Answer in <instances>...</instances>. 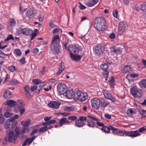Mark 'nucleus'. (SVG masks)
Segmentation results:
<instances>
[{
  "label": "nucleus",
  "instance_id": "obj_47",
  "mask_svg": "<svg viewBox=\"0 0 146 146\" xmlns=\"http://www.w3.org/2000/svg\"><path fill=\"white\" fill-rule=\"evenodd\" d=\"M76 119L77 117L74 116L69 117L68 118V119L70 121V122L72 121L76 120Z\"/></svg>",
  "mask_w": 146,
  "mask_h": 146
},
{
  "label": "nucleus",
  "instance_id": "obj_32",
  "mask_svg": "<svg viewBox=\"0 0 146 146\" xmlns=\"http://www.w3.org/2000/svg\"><path fill=\"white\" fill-rule=\"evenodd\" d=\"M131 70V68L129 66L125 65L124 66L123 68L121 70V71L123 73H126Z\"/></svg>",
  "mask_w": 146,
  "mask_h": 146
},
{
  "label": "nucleus",
  "instance_id": "obj_18",
  "mask_svg": "<svg viewBox=\"0 0 146 146\" xmlns=\"http://www.w3.org/2000/svg\"><path fill=\"white\" fill-rule=\"evenodd\" d=\"M123 48H120L116 46H113L111 48V51L114 52L115 53L117 54H120L121 52H122V51H123V49H124V46H123Z\"/></svg>",
  "mask_w": 146,
  "mask_h": 146
},
{
  "label": "nucleus",
  "instance_id": "obj_43",
  "mask_svg": "<svg viewBox=\"0 0 146 146\" xmlns=\"http://www.w3.org/2000/svg\"><path fill=\"white\" fill-rule=\"evenodd\" d=\"M5 121V118L3 114L0 111V123L3 124Z\"/></svg>",
  "mask_w": 146,
  "mask_h": 146
},
{
  "label": "nucleus",
  "instance_id": "obj_48",
  "mask_svg": "<svg viewBox=\"0 0 146 146\" xmlns=\"http://www.w3.org/2000/svg\"><path fill=\"white\" fill-rule=\"evenodd\" d=\"M4 115L6 118H9L13 115V114L9 112H6L4 114Z\"/></svg>",
  "mask_w": 146,
  "mask_h": 146
},
{
  "label": "nucleus",
  "instance_id": "obj_53",
  "mask_svg": "<svg viewBox=\"0 0 146 146\" xmlns=\"http://www.w3.org/2000/svg\"><path fill=\"white\" fill-rule=\"evenodd\" d=\"M15 67L14 66H13L8 67V69L9 71L12 72H13L15 69Z\"/></svg>",
  "mask_w": 146,
  "mask_h": 146
},
{
  "label": "nucleus",
  "instance_id": "obj_52",
  "mask_svg": "<svg viewBox=\"0 0 146 146\" xmlns=\"http://www.w3.org/2000/svg\"><path fill=\"white\" fill-rule=\"evenodd\" d=\"M38 88V86L37 85H33V86H31L30 90L32 92H33L35 90H37Z\"/></svg>",
  "mask_w": 146,
  "mask_h": 146
},
{
  "label": "nucleus",
  "instance_id": "obj_21",
  "mask_svg": "<svg viewBox=\"0 0 146 146\" xmlns=\"http://www.w3.org/2000/svg\"><path fill=\"white\" fill-rule=\"evenodd\" d=\"M104 95L105 97L110 100L112 102L115 101V98L111 96L110 94L107 90H105L103 92Z\"/></svg>",
  "mask_w": 146,
  "mask_h": 146
},
{
  "label": "nucleus",
  "instance_id": "obj_29",
  "mask_svg": "<svg viewBox=\"0 0 146 146\" xmlns=\"http://www.w3.org/2000/svg\"><path fill=\"white\" fill-rule=\"evenodd\" d=\"M52 127V125H50L49 126H45L40 128L38 131L39 132H44L46 131L47 130L49 129Z\"/></svg>",
  "mask_w": 146,
  "mask_h": 146
},
{
  "label": "nucleus",
  "instance_id": "obj_23",
  "mask_svg": "<svg viewBox=\"0 0 146 146\" xmlns=\"http://www.w3.org/2000/svg\"><path fill=\"white\" fill-rule=\"evenodd\" d=\"M70 57L73 60H80L83 55H77L75 54H73L72 53H70Z\"/></svg>",
  "mask_w": 146,
  "mask_h": 146
},
{
  "label": "nucleus",
  "instance_id": "obj_5",
  "mask_svg": "<svg viewBox=\"0 0 146 146\" xmlns=\"http://www.w3.org/2000/svg\"><path fill=\"white\" fill-rule=\"evenodd\" d=\"M18 33L23 34L25 36H30L33 33V31L28 28H19L17 30Z\"/></svg>",
  "mask_w": 146,
  "mask_h": 146
},
{
  "label": "nucleus",
  "instance_id": "obj_59",
  "mask_svg": "<svg viewBox=\"0 0 146 146\" xmlns=\"http://www.w3.org/2000/svg\"><path fill=\"white\" fill-rule=\"evenodd\" d=\"M17 123V121L13 122L11 125V127L12 128H14L16 126Z\"/></svg>",
  "mask_w": 146,
  "mask_h": 146
},
{
  "label": "nucleus",
  "instance_id": "obj_55",
  "mask_svg": "<svg viewBox=\"0 0 146 146\" xmlns=\"http://www.w3.org/2000/svg\"><path fill=\"white\" fill-rule=\"evenodd\" d=\"M65 110L69 111H73L74 108L71 107H67L65 108Z\"/></svg>",
  "mask_w": 146,
  "mask_h": 146
},
{
  "label": "nucleus",
  "instance_id": "obj_56",
  "mask_svg": "<svg viewBox=\"0 0 146 146\" xmlns=\"http://www.w3.org/2000/svg\"><path fill=\"white\" fill-rule=\"evenodd\" d=\"M25 58L23 57L19 60V61L22 64H24L25 63Z\"/></svg>",
  "mask_w": 146,
  "mask_h": 146
},
{
  "label": "nucleus",
  "instance_id": "obj_63",
  "mask_svg": "<svg viewBox=\"0 0 146 146\" xmlns=\"http://www.w3.org/2000/svg\"><path fill=\"white\" fill-rule=\"evenodd\" d=\"M25 95L27 98H30L31 97V95L30 93V92L25 93Z\"/></svg>",
  "mask_w": 146,
  "mask_h": 146
},
{
  "label": "nucleus",
  "instance_id": "obj_19",
  "mask_svg": "<svg viewBox=\"0 0 146 146\" xmlns=\"http://www.w3.org/2000/svg\"><path fill=\"white\" fill-rule=\"evenodd\" d=\"M87 117L91 119L96 121V124L98 126L103 127L104 125L103 123L100 121V120L99 119L95 117H94L92 115H88L87 116Z\"/></svg>",
  "mask_w": 146,
  "mask_h": 146
},
{
  "label": "nucleus",
  "instance_id": "obj_46",
  "mask_svg": "<svg viewBox=\"0 0 146 146\" xmlns=\"http://www.w3.org/2000/svg\"><path fill=\"white\" fill-rule=\"evenodd\" d=\"M10 40H14V38L12 35H8L7 38L5 39V41H8Z\"/></svg>",
  "mask_w": 146,
  "mask_h": 146
},
{
  "label": "nucleus",
  "instance_id": "obj_51",
  "mask_svg": "<svg viewBox=\"0 0 146 146\" xmlns=\"http://www.w3.org/2000/svg\"><path fill=\"white\" fill-rule=\"evenodd\" d=\"M11 124L9 122L5 123L4 127L6 129H9L10 126Z\"/></svg>",
  "mask_w": 146,
  "mask_h": 146
},
{
  "label": "nucleus",
  "instance_id": "obj_37",
  "mask_svg": "<svg viewBox=\"0 0 146 146\" xmlns=\"http://www.w3.org/2000/svg\"><path fill=\"white\" fill-rule=\"evenodd\" d=\"M110 125L108 127H107L105 126H104L101 128V129L104 131L105 132L108 133L110 131Z\"/></svg>",
  "mask_w": 146,
  "mask_h": 146
},
{
  "label": "nucleus",
  "instance_id": "obj_7",
  "mask_svg": "<svg viewBox=\"0 0 146 146\" xmlns=\"http://www.w3.org/2000/svg\"><path fill=\"white\" fill-rule=\"evenodd\" d=\"M146 130V125L139 128L138 130L128 131V132L131 133H130V135H132V136H129L130 137H135L140 135V134L138 132L142 133Z\"/></svg>",
  "mask_w": 146,
  "mask_h": 146
},
{
  "label": "nucleus",
  "instance_id": "obj_15",
  "mask_svg": "<svg viewBox=\"0 0 146 146\" xmlns=\"http://www.w3.org/2000/svg\"><path fill=\"white\" fill-rule=\"evenodd\" d=\"M65 94V96L68 99H72L75 96V92L74 93L72 90H67Z\"/></svg>",
  "mask_w": 146,
  "mask_h": 146
},
{
  "label": "nucleus",
  "instance_id": "obj_58",
  "mask_svg": "<svg viewBox=\"0 0 146 146\" xmlns=\"http://www.w3.org/2000/svg\"><path fill=\"white\" fill-rule=\"evenodd\" d=\"M24 90L25 93L29 92V88L28 86H26L24 88Z\"/></svg>",
  "mask_w": 146,
  "mask_h": 146
},
{
  "label": "nucleus",
  "instance_id": "obj_8",
  "mask_svg": "<svg viewBox=\"0 0 146 146\" xmlns=\"http://www.w3.org/2000/svg\"><path fill=\"white\" fill-rule=\"evenodd\" d=\"M57 91L60 94H64L67 90V87L66 85L62 83H59L58 85Z\"/></svg>",
  "mask_w": 146,
  "mask_h": 146
},
{
  "label": "nucleus",
  "instance_id": "obj_45",
  "mask_svg": "<svg viewBox=\"0 0 146 146\" xmlns=\"http://www.w3.org/2000/svg\"><path fill=\"white\" fill-rule=\"evenodd\" d=\"M109 82L111 86H113L114 82V80L113 77L111 76L110 78Z\"/></svg>",
  "mask_w": 146,
  "mask_h": 146
},
{
  "label": "nucleus",
  "instance_id": "obj_17",
  "mask_svg": "<svg viewBox=\"0 0 146 146\" xmlns=\"http://www.w3.org/2000/svg\"><path fill=\"white\" fill-rule=\"evenodd\" d=\"M68 50L70 52V53L74 52L75 54H77L78 53L79 49V48L76 46L72 45H69Z\"/></svg>",
  "mask_w": 146,
  "mask_h": 146
},
{
  "label": "nucleus",
  "instance_id": "obj_3",
  "mask_svg": "<svg viewBox=\"0 0 146 146\" xmlns=\"http://www.w3.org/2000/svg\"><path fill=\"white\" fill-rule=\"evenodd\" d=\"M110 129L112 130V134L114 135H117L119 136V135L118 134V133H122L123 134V135H121L120 136H124V134H125L126 135V136H132V135H130V133H129L128 131L120 130L119 129L117 128L114 127L111 125H110Z\"/></svg>",
  "mask_w": 146,
  "mask_h": 146
},
{
  "label": "nucleus",
  "instance_id": "obj_49",
  "mask_svg": "<svg viewBox=\"0 0 146 146\" xmlns=\"http://www.w3.org/2000/svg\"><path fill=\"white\" fill-rule=\"evenodd\" d=\"M141 84L143 87L146 88V79L142 80L141 82Z\"/></svg>",
  "mask_w": 146,
  "mask_h": 146
},
{
  "label": "nucleus",
  "instance_id": "obj_44",
  "mask_svg": "<svg viewBox=\"0 0 146 146\" xmlns=\"http://www.w3.org/2000/svg\"><path fill=\"white\" fill-rule=\"evenodd\" d=\"M42 81L40 79H34L33 80V83L35 85L38 86V84H40V83Z\"/></svg>",
  "mask_w": 146,
  "mask_h": 146
},
{
  "label": "nucleus",
  "instance_id": "obj_64",
  "mask_svg": "<svg viewBox=\"0 0 146 146\" xmlns=\"http://www.w3.org/2000/svg\"><path fill=\"white\" fill-rule=\"evenodd\" d=\"M26 141L27 142V143H28L29 145H30L31 143L32 142V141L31 140L30 138H27Z\"/></svg>",
  "mask_w": 146,
  "mask_h": 146
},
{
  "label": "nucleus",
  "instance_id": "obj_28",
  "mask_svg": "<svg viewBox=\"0 0 146 146\" xmlns=\"http://www.w3.org/2000/svg\"><path fill=\"white\" fill-rule=\"evenodd\" d=\"M65 69V66H64L63 62H61L60 64V66L59 67V69L58 71L57 72V74H60L62 72L64 71Z\"/></svg>",
  "mask_w": 146,
  "mask_h": 146
},
{
  "label": "nucleus",
  "instance_id": "obj_6",
  "mask_svg": "<svg viewBox=\"0 0 146 146\" xmlns=\"http://www.w3.org/2000/svg\"><path fill=\"white\" fill-rule=\"evenodd\" d=\"M128 26L125 22H120L119 24L118 34L121 35L123 32L126 31L127 29Z\"/></svg>",
  "mask_w": 146,
  "mask_h": 146
},
{
  "label": "nucleus",
  "instance_id": "obj_62",
  "mask_svg": "<svg viewBox=\"0 0 146 146\" xmlns=\"http://www.w3.org/2000/svg\"><path fill=\"white\" fill-rule=\"evenodd\" d=\"M11 83L13 84H18L19 82L16 80H12L11 81Z\"/></svg>",
  "mask_w": 146,
  "mask_h": 146
},
{
  "label": "nucleus",
  "instance_id": "obj_40",
  "mask_svg": "<svg viewBox=\"0 0 146 146\" xmlns=\"http://www.w3.org/2000/svg\"><path fill=\"white\" fill-rule=\"evenodd\" d=\"M13 52L15 54L18 56H20L22 54L21 51L18 49H15Z\"/></svg>",
  "mask_w": 146,
  "mask_h": 146
},
{
  "label": "nucleus",
  "instance_id": "obj_42",
  "mask_svg": "<svg viewBox=\"0 0 146 146\" xmlns=\"http://www.w3.org/2000/svg\"><path fill=\"white\" fill-rule=\"evenodd\" d=\"M29 131V129L28 128L24 127L21 131V134H24L26 133H28Z\"/></svg>",
  "mask_w": 146,
  "mask_h": 146
},
{
  "label": "nucleus",
  "instance_id": "obj_57",
  "mask_svg": "<svg viewBox=\"0 0 146 146\" xmlns=\"http://www.w3.org/2000/svg\"><path fill=\"white\" fill-rule=\"evenodd\" d=\"M104 72V73H103V75L106 78H107L108 77V75L109 74V72L107 71Z\"/></svg>",
  "mask_w": 146,
  "mask_h": 146
},
{
  "label": "nucleus",
  "instance_id": "obj_24",
  "mask_svg": "<svg viewBox=\"0 0 146 146\" xmlns=\"http://www.w3.org/2000/svg\"><path fill=\"white\" fill-rule=\"evenodd\" d=\"M70 122L67 120L66 117H63L61 118L59 121V123L60 126H61L63 124H68Z\"/></svg>",
  "mask_w": 146,
  "mask_h": 146
},
{
  "label": "nucleus",
  "instance_id": "obj_50",
  "mask_svg": "<svg viewBox=\"0 0 146 146\" xmlns=\"http://www.w3.org/2000/svg\"><path fill=\"white\" fill-rule=\"evenodd\" d=\"M31 35V40H32L35 38L37 35V33L35 32L34 33H33H33Z\"/></svg>",
  "mask_w": 146,
  "mask_h": 146
},
{
  "label": "nucleus",
  "instance_id": "obj_14",
  "mask_svg": "<svg viewBox=\"0 0 146 146\" xmlns=\"http://www.w3.org/2000/svg\"><path fill=\"white\" fill-rule=\"evenodd\" d=\"M17 138L13 131H10L8 134V139L9 142H15Z\"/></svg>",
  "mask_w": 146,
  "mask_h": 146
},
{
  "label": "nucleus",
  "instance_id": "obj_9",
  "mask_svg": "<svg viewBox=\"0 0 146 146\" xmlns=\"http://www.w3.org/2000/svg\"><path fill=\"white\" fill-rule=\"evenodd\" d=\"M87 120V117L85 116H81L76 121L75 124L76 126L79 127H82L85 124L84 121Z\"/></svg>",
  "mask_w": 146,
  "mask_h": 146
},
{
  "label": "nucleus",
  "instance_id": "obj_38",
  "mask_svg": "<svg viewBox=\"0 0 146 146\" xmlns=\"http://www.w3.org/2000/svg\"><path fill=\"white\" fill-rule=\"evenodd\" d=\"M15 135L17 137H18L20 134H21V132L20 131L19 129V127L18 126L16 127L15 129Z\"/></svg>",
  "mask_w": 146,
  "mask_h": 146
},
{
  "label": "nucleus",
  "instance_id": "obj_60",
  "mask_svg": "<svg viewBox=\"0 0 146 146\" xmlns=\"http://www.w3.org/2000/svg\"><path fill=\"white\" fill-rule=\"evenodd\" d=\"M79 4L80 5L79 7L80 9H86V7L85 6H84L80 3Z\"/></svg>",
  "mask_w": 146,
  "mask_h": 146
},
{
  "label": "nucleus",
  "instance_id": "obj_30",
  "mask_svg": "<svg viewBox=\"0 0 146 146\" xmlns=\"http://www.w3.org/2000/svg\"><path fill=\"white\" fill-rule=\"evenodd\" d=\"M7 105L11 107L14 106L16 104V102L13 100H8L6 101Z\"/></svg>",
  "mask_w": 146,
  "mask_h": 146
},
{
  "label": "nucleus",
  "instance_id": "obj_16",
  "mask_svg": "<svg viewBox=\"0 0 146 146\" xmlns=\"http://www.w3.org/2000/svg\"><path fill=\"white\" fill-rule=\"evenodd\" d=\"M36 15L35 11H34L33 8L29 9L26 12L27 17L30 19L33 18Z\"/></svg>",
  "mask_w": 146,
  "mask_h": 146
},
{
  "label": "nucleus",
  "instance_id": "obj_12",
  "mask_svg": "<svg viewBox=\"0 0 146 146\" xmlns=\"http://www.w3.org/2000/svg\"><path fill=\"white\" fill-rule=\"evenodd\" d=\"M105 49V48L104 46L98 44L96 46L94 52L98 55H100L102 54Z\"/></svg>",
  "mask_w": 146,
  "mask_h": 146
},
{
  "label": "nucleus",
  "instance_id": "obj_20",
  "mask_svg": "<svg viewBox=\"0 0 146 146\" xmlns=\"http://www.w3.org/2000/svg\"><path fill=\"white\" fill-rule=\"evenodd\" d=\"M60 103L57 101L51 102L48 104V106L51 108L57 109L60 104Z\"/></svg>",
  "mask_w": 146,
  "mask_h": 146
},
{
  "label": "nucleus",
  "instance_id": "obj_11",
  "mask_svg": "<svg viewBox=\"0 0 146 146\" xmlns=\"http://www.w3.org/2000/svg\"><path fill=\"white\" fill-rule=\"evenodd\" d=\"M100 100L97 98H95L92 99L91 101V106L93 108L98 109L100 106Z\"/></svg>",
  "mask_w": 146,
  "mask_h": 146
},
{
  "label": "nucleus",
  "instance_id": "obj_41",
  "mask_svg": "<svg viewBox=\"0 0 146 146\" xmlns=\"http://www.w3.org/2000/svg\"><path fill=\"white\" fill-rule=\"evenodd\" d=\"M59 36L58 35L54 36L51 42V44L58 43L56 42V40L59 39Z\"/></svg>",
  "mask_w": 146,
  "mask_h": 146
},
{
  "label": "nucleus",
  "instance_id": "obj_34",
  "mask_svg": "<svg viewBox=\"0 0 146 146\" xmlns=\"http://www.w3.org/2000/svg\"><path fill=\"white\" fill-rule=\"evenodd\" d=\"M11 94V93L9 90H6L3 94V97L5 99H8Z\"/></svg>",
  "mask_w": 146,
  "mask_h": 146
},
{
  "label": "nucleus",
  "instance_id": "obj_27",
  "mask_svg": "<svg viewBox=\"0 0 146 146\" xmlns=\"http://www.w3.org/2000/svg\"><path fill=\"white\" fill-rule=\"evenodd\" d=\"M100 105L101 107H105L109 104V102L104 99H102L100 100Z\"/></svg>",
  "mask_w": 146,
  "mask_h": 146
},
{
  "label": "nucleus",
  "instance_id": "obj_35",
  "mask_svg": "<svg viewBox=\"0 0 146 146\" xmlns=\"http://www.w3.org/2000/svg\"><path fill=\"white\" fill-rule=\"evenodd\" d=\"M138 74H128L126 76V78L129 81H130L131 80L130 79V78H135V77H137Z\"/></svg>",
  "mask_w": 146,
  "mask_h": 146
},
{
  "label": "nucleus",
  "instance_id": "obj_39",
  "mask_svg": "<svg viewBox=\"0 0 146 146\" xmlns=\"http://www.w3.org/2000/svg\"><path fill=\"white\" fill-rule=\"evenodd\" d=\"M141 8L143 12L146 14V2H144L141 4Z\"/></svg>",
  "mask_w": 146,
  "mask_h": 146
},
{
  "label": "nucleus",
  "instance_id": "obj_33",
  "mask_svg": "<svg viewBox=\"0 0 146 146\" xmlns=\"http://www.w3.org/2000/svg\"><path fill=\"white\" fill-rule=\"evenodd\" d=\"M31 122V120L28 119L26 121H23L21 122V123L24 127H27L29 125L30 123Z\"/></svg>",
  "mask_w": 146,
  "mask_h": 146
},
{
  "label": "nucleus",
  "instance_id": "obj_26",
  "mask_svg": "<svg viewBox=\"0 0 146 146\" xmlns=\"http://www.w3.org/2000/svg\"><path fill=\"white\" fill-rule=\"evenodd\" d=\"M45 85L44 82L41 81L40 83L38 85L37 90L36 91V93L37 94H38L40 93V91L41 89Z\"/></svg>",
  "mask_w": 146,
  "mask_h": 146
},
{
  "label": "nucleus",
  "instance_id": "obj_13",
  "mask_svg": "<svg viewBox=\"0 0 146 146\" xmlns=\"http://www.w3.org/2000/svg\"><path fill=\"white\" fill-rule=\"evenodd\" d=\"M17 109L20 111L21 115L25 111V109L22 101L21 100H18L17 101Z\"/></svg>",
  "mask_w": 146,
  "mask_h": 146
},
{
  "label": "nucleus",
  "instance_id": "obj_2",
  "mask_svg": "<svg viewBox=\"0 0 146 146\" xmlns=\"http://www.w3.org/2000/svg\"><path fill=\"white\" fill-rule=\"evenodd\" d=\"M76 99L80 101L84 102L88 98V95L86 93L82 92L78 89L75 90Z\"/></svg>",
  "mask_w": 146,
  "mask_h": 146
},
{
  "label": "nucleus",
  "instance_id": "obj_36",
  "mask_svg": "<svg viewBox=\"0 0 146 146\" xmlns=\"http://www.w3.org/2000/svg\"><path fill=\"white\" fill-rule=\"evenodd\" d=\"M100 68L104 72H105L107 71L108 69V64H103L101 65Z\"/></svg>",
  "mask_w": 146,
  "mask_h": 146
},
{
  "label": "nucleus",
  "instance_id": "obj_25",
  "mask_svg": "<svg viewBox=\"0 0 146 146\" xmlns=\"http://www.w3.org/2000/svg\"><path fill=\"white\" fill-rule=\"evenodd\" d=\"M136 110L134 108H130L128 109L127 113L129 116L131 117L132 115L136 113Z\"/></svg>",
  "mask_w": 146,
  "mask_h": 146
},
{
  "label": "nucleus",
  "instance_id": "obj_10",
  "mask_svg": "<svg viewBox=\"0 0 146 146\" xmlns=\"http://www.w3.org/2000/svg\"><path fill=\"white\" fill-rule=\"evenodd\" d=\"M60 46L58 43L51 44L50 50L55 54H57L60 52Z\"/></svg>",
  "mask_w": 146,
  "mask_h": 146
},
{
  "label": "nucleus",
  "instance_id": "obj_1",
  "mask_svg": "<svg viewBox=\"0 0 146 146\" xmlns=\"http://www.w3.org/2000/svg\"><path fill=\"white\" fill-rule=\"evenodd\" d=\"M106 23L105 18L103 17H100L95 19L94 26L97 30L103 31L106 29Z\"/></svg>",
  "mask_w": 146,
  "mask_h": 146
},
{
  "label": "nucleus",
  "instance_id": "obj_61",
  "mask_svg": "<svg viewBox=\"0 0 146 146\" xmlns=\"http://www.w3.org/2000/svg\"><path fill=\"white\" fill-rule=\"evenodd\" d=\"M5 56V54L1 51L0 50V57L1 58H4Z\"/></svg>",
  "mask_w": 146,
  "mask_h": 146
},
{
  "label": "nucleus",
  "instance_id": "obj_4",
  "mask_svg": "<svg viewBox=\"0 0 146 146\" xmlns=\"http://www.w3.org/2000/svg\"><path fill=\"white\" fill-rule=\"evenodd\" d=\"M131 94L135 98H139L142 95V92L136 86H134L131 87L130 90Z\"/></svg>",
  "mask_w": 146,
  "mask_h": 146
},
{
  "label": "nucleus",
  "instance_id": "obj_22",
  "mask_svg": "<svg viewBox=\"0 0 146 146\" xmlns=\"http://www.w3.org/2000/svg\"><path fill=\"white\" fill-rule=\"evenodd\" d=\"M87 117L88 119L87 120V123L86 125L90 127H95L96 125V123L94 121H93L92 120L89 119Z\"/></svg>",
  "mask_w": 146,
  "mask_h": 146
},
{
  "label": "nucleus",
  "instance_id": "obj_54",
  "mask_svg": "<svg viewBox=\"0 0 146 146\" xmlns=\"http://www.w3.org/2000/svg\"><path fill=\"white\" fill-rule=\"evenodd\" d=\"M113 16L117 18V14H118V12L117 10L116 9L113 11Z\"/></svg>",
  "mask_w": 146,
  "mask_h": 146
},
{
  "label": "nucleus",
  "instance_id": "obj_31",
  "mask_svg": "<svg viewBox=\"0 0 146 146\" xmlns=\"http://www.w3.org/2000/svg\"><path fill=\"white\" fill-rule=\"evenodd\" d=\"M16 25V21L13 19H11L9 20V27L10 29H11L14 27Z\"/></svg>",
  "mask_w": 146,
  "mask_h": 146
}]
</instances>
